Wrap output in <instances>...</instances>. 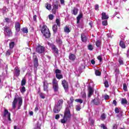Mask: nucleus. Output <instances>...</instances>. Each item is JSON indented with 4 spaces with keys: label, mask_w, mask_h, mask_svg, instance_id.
I'll list each match as a JSON object with an SVG mask.
<instances>
[{
    "label": "nucleus",
    "mask_w": 129,
    "mask_h": 129,
    "mask_svg": "<svg viewBox=\"0 0 129 129\" xmlns=\"http://www.w3.org/2000/svg\"><path fill=\"white\" fill-rule=\"evenodd\" d=\"M123 89L124 91H127V86H126V84H123Z\"/></svg>",
    "instance_id": "obj_37"
},
{
    "label": "nucleus",
    "mask_w": 129,
    "mask_h": 129,
    "mask_svg": "<svg viewBox=\"0 0 129 129\" xmlns=\"http://www.w3.org/2000/svg\"><path fill=\"white\" fill-rule=\"evenodd\" d=\"M83 17V15L82 14H80V15H78V16L77 17V23L79 24L80 23V20L81 18Z\"/></svg>",
    "instance_id": "obj_21"
},
{
    "label": "nucleus",
    "mask_w": 129,
    "mask_h": 129,
    "mask_svg": "<svg viewBox=\"0 0 129 129\" xmlns=\"http://www.w3.org/2000/svg\"><path fill=\"white\" fill-rule=\"evenodd\" d=\"M68 119V118L63 116V118L60 120V121L61 123H66V121H67V120Z\"/></svg>",
    "instance_id": "obj_28"
},
{
    "label": "nucleus",
    "mask_w": 129,
    "mask_h": 129,
    "mask_svg": "<svg viewBox=\"0 0 129 129\" xmlns=\"http://www.w3.org/2000/svg\"><path fill=\"white\" fill-rule=\"evenodd\" d=\"M48 18L49 19V20H53V19H54V16H53V15L50 14L48 16Z\"/></svg>",
    "instance_id": "obj_47"
},
{
    "label": "nucleus",
    "mask_w": 129,
    "mask_h": 129,
    "mask_svg": "<svg viewBox=\"0 0 129 129\" xmlns=\"http://www.w3.org/2000/svg\"><path fill=\"white\" fill-rule=\"evenodd\" d=\"M15 74L16 76H19V75H20V68H19L18 67H16L15 69Z\"/></svg>",
    "instance_id": "obj_18"
},
{
    "label": "nucleus",
    "mask_w": 129,
    "mask_h": 129,
    "mask_svg": "<svg viewBox=\"0 0 129 129\" xmlns=\"http://www.w3.org/2000/svg\"><path fill=\"white\" fill-rule=\"evenodd\" d=\"M88 90H89V95L88 96L89 97H90L92 94H93V89L92 88L89 87L88 88Z\"/></svg>",
    "instance_id": "obj_19"
},
{
    "label": "nucleus",
    "mask_w": 129,
    "mask_h": 129,
    "mask_svg": "<svg viewBox=\"0 0 129 129\" xmlns=\"http://www.w3.org/2000/svg\"><path fill=\"white\" fill-rule=\"evenodd\" d=\"M51 49L53 51V52L54 53V55H56L58 54V53H59V50L57 49V48H56V46H55L54 45H53L51 47Z\"/></svg>",
    "instance_id": "obj_14"
},
{
    "label": "nucleus",
    "mask_w": 129,
    "mask_h": 129,
    "mask_svg": "<svg viewBox=\"0 0 129 129\" xmlns=\"http://www.w3.org/2000/svg\"><path fill=\"white\" fill-rule=\"evenodd\" d=\"M88 49L90 50V51H92V50H93V46H92V45L90 44L88 45Z\"/></svg>",
    "instance_id": "obj_39"
},
{
    "label": "nucleus",
    "mask_w": 129,
    "mask_h": 129,
    "mask_svg": "<svg viewBox=\"0 0 129 129\" xmlns=\"http://www.w3.org/2000/svg\"><path fill=\"white\" fill-rule=\"evenodd\" d=\"M33 20L34 21H37V15H34L33 16Z\"/></svg>",
    "instance_id": "obj_60"
},
{
    "label": "nucleus",
    "mask_w": 129,
    "mask_h": 129,
    "mask_svg": "<svg viewBox=\"0 0 129 129\" xmlns=\"http://www.w3.org/2000/svg\"><path fill=\"white\" fill-rule=\"evenodd\" d=\"M14 129H20L19 127H18V126H17L16 125L14 126Z\"/></svg>",
    "instance_id": "obj_64"
},
{
    "label": "nucleus",
    "mask_w": 129,
    "mask_h": 129,
    "mask_svg": "<svg viewBox=\"0 0 129 129\" xmlns=\"http://www.w3.org/2000/svg\"><path fill=\"white\" fill-rule=\"evenodd\" d=\"M119 46H120L122 49H125V44L123 41L121 40L119 42Z\"/></svg>",
    "instance_id": "obj_23"
},
{
    "label": "nucleus",
    "mask_w": 129,
    "mask_h": 129,
    "mask_svg": "<svg viewBox=\"0 0 129 129\" xmlns=\"http://www.w3.org/2000/svg\"><path fill=\"white\" fill-rule=\"evenodd\" d=\"M52 30H53V33H57V31L58 30V27L57 26V25L54 24L52 26Z\"/></svg>",
    "instance_id": "obj_25"
},
{
    "label": "nucleus",
    "mask_w": 129,
    "mask_h": 129,
    "mask_svg": "<svg viewBox=\"0 0 129 129\" xmlns=\"http://www.w3.org/2000/svg\"><path fill=\"white\" fill-rule=\"evenodd\" d=\"M16 34L18 35L21 30V24L19 22L15 23Z\"/></svg>",
    "instance_id": "obj_9"
},
{
    "label": "nucleus",
    "mask_w": 129,
    "mask_h": 129,
    "mask_svg": "<svg viewBox=\"0 0 129 129\" xmlns=\"http://www.w3.org/2000/svg\"><path fill=\"white\" fill-rule=\"evenodd\" d=\"M73 15L76 16L77 14H78V9L76 8H74L73 11H72Z\"/></svg>",
    "instance_id": "obj_26"
},
{
    "label": "nucleus",
    "mask_w": 129,
    "mask_h": 129,
    "mask_svg": "<svg viewBox=\"0 0 129 129\" xmlns=\"http://www.w3.org/2000/svg\"><path fill=\"white\" fill-rule=\"evenodd\" d=\"M76 109L77 111H80V109H81V107L80 105H77L76 106Z\"/></svg>",
    "instance_id": "obj_42"
},
{
    "label": "nucleus",
    "mask_w": 129,
    "mask_h": 129,
    "mask_svg": "<svg viewBox=\"0 0 129 129\" xmlns=\"http://www.w3.org/2000/svg\"><path fill=\"white\" fill-rule=\"evenodd\" d=\"M91 64H92L93 65H94V64H95V61L93 59L91 60Z\"/></svg>",
    "instance_id": "obj_59"
},
{
    "label": "nucleus",
    "mask_w": 129,
    "mask_h": 129,
    "mask_svg": "<svg viewBox=\"0 0 129 129\" xmlns=\"http://www.w3.org/2000/svg\"><path fill=\"white\" fill-rule=\"evenodd\" d=\"M56 23L57 24V25L58 26V27H60V20H59V19H57L56 20Z\"/></svg>",
    "instance_id": "obj_46"
},
{
    "label": "nucleus",
    "mask_w": 129,
    "mask_h": 129,
    "mask_svg": "<svg viewBox=\"0 0 129 129\" xmlns=\"http://www.w3.org/2000/svg\"><path fill=\"white\" fill-rule=\"evenodd\" d=\"M40 96L41 98H42L43 99H44V98H45V94L40 93Z\"/></svg>",
    "instance_id": "obj_50"
},
{
    "label": "nucleus",
    "mask_w": 129,
    "mask_h": 129,
    "mask_svg": "<svg viewBox=\"0 0 129 129\" xmlns=\"http://www.w3.org/2000/svg\"><path fill=\"white\" fill-rule=\"evenodd\" d=\"M34 62L35 66H38V58L37 57L34 58Z\"/></svg>",
    "instance_id": "obj_36"
},
{
    "label": "nucleus",
    "mask_w": 129,
    "mask_h": 129,
    "mask_svg": "<svg viewBox=\"0 0 129 129\" xmlns=\"http://www.w3.org/2000/svg\"><path fill=\"white\" fill-rule=\"evenodd\" d=\"M55 77H56L57 79H62V78H63V76L60 74H56Z\"/></svg>",
    "instance_id": "obj_32"
},
{
    "label": "nucleus",
    "mask_w": 129,
    "mask_h": 129,
    "mask_svg": "<svg viewBox=\"0 0 129 129\" xmlns=\"http://www.w3.org/2000/svg\"><path fill=\"white\" fill-rule=\"evenodd\" d=\"M105 118H106V115H105L104 113H102L101 116V119L102 120H104Z\"/></svg>",
    "instance_id": "obj_33"
},
{
    "label": "nucleus",
    "mask_w": 129,
    "mask_h": 129,
    "mask_svg": "<svg viewBox=\"0 0 129 129\" xmlns=\"http://www.w3.org/2000/svg\"><path fill=\"white\" fill-rule=\"evenodd\" d=\"M68 106H69V105L71 106V107H72L73 108V102H74V98L73 97H71L70 99V101H68Z\"/></svg>",
    "instance_id": "obj_11"
},
{
    "label": "nucleus",
    "mask_w": 129,
    "mask_h": 129,
    "mask_svg": "<svg viewBox=\"0 0 129 129\" xmlns=\"http://www.w3.org/2000/svg\"><path fill=\"white\" fill-rule=\"evenodd\" d=\"M98 60H99L100 62H101L102 61V57H101V55H99L97 57Z\"/></svg>",
    "instance_id": "obj_51"
},
{
    "label": "nucleus",
    "mask_w": 129,
    "mask_h": 129,
    "mask_svg": "<svg viewBox=\"0 0 129 129\" xmlns=\"http://www.w3.org/2000/svg\"><path fill=\"white\" fill-rule=\"evenodd\" d=\"M56 41L57 44H59V45H61L62 44V40L60 39H56Z\"/></svg>",
    "instance_id": "obj_44"
},
{
    "label": "nucleus",
    "mask_w": 129,
    "mask_h": 129,
    "mask_svg": "<svg viewBox=\"0 0 129 129\" xmlns=\"http://www.w3.org/2000/svg\"><path fill=\"white\" fill-rule=\"evenodd\" d=\"M101 127H102L103 129H107V127L104 124H101Z\"/></svg>",
    "instance_id": "obj_54"
},
{
    "label": "nucleus",
    "mask_w": 129,
    "mask_h": 129,
    "mask_svg": "<svg viewBox=\"0 0 129 129\" xmlns=\"http://www.w3.org/2000/svg\"><path fill=\"white\" fill-rule=\"evenodd\" d=\"M5 32L7 36L9 37H11L12 35H13V33H12V30L10 29V28L8 26H5Z\"/></svg>",
    "instance_id": "obj_6"
},
{
    "label": "nucleus",
    "mask_w": 129,
    "mask_h": 129,
    "mask_svg": "<svg viewBox=\"0 0 129 129\" xmlns=\"http://www.w3.org/2000/svg\"><path fill=\"white\" fill-rule=\"evenodd\" d=\"M36 51L37 53L39 54H42V53H44L45 52V47L39 45L36 48Z\"/></svg>",
    "instance_id": "obj_7"
},
{
    "label": "nucleus",
    "mask_w": 129,
    "mask_h": 129,
    "mask_svg": "<svg viewBox=\"0 0 129 129\" xmlns=\"http://www.w3.org/2000/svg\"><path fill=\"white\" fill-rule=\"evenodd\" d=\"M104 85H105V87H109V85L108 84V82H107V81H105L104 82Z\"/></svg>",
    "instance_id": "obj_43"
},
{
    "label": "nucleus",
    "mask_w": 129,
    "mask_h": 129,
    "mask_svg": "<svg viewBox=\"0 0 129 129\" xmlns=\"http://www.w3.org/2000/svg\"><path fill=\"white\" fill-rule=\"evenodd\" d=\"M61 84L64 90L66 91H68V83H67V81H66V80L62 81Z\"/></svg>",
    "instance_id": "obj_10"
},
{
    "label": "nucleus",
    "mask_w": 129,
    "mask_h": 129,
    "mask_svg": "<svg viewBox=\"0 0 129 129\" xmlns=\"http://www.w3.org/2000/svg\"><path fill=\"white\" fill-rule=\"evenodd\" d=\"M62 104H63V99H60L58 100V101L56 105V106H58V107L62 108Z\"/></svg>",
    "instance_id": "obj_17"
},
{
    "label": "nucleus",
    "mask_w": 129,
    "mask_h": 129,
    "mask_svg": "<svg viewBox=\"0 0 129 129\" xmlns=\"http://www.w3.org/2000/svg\"><path fill=\"white\" fill-rule=\"evenodd\" d=\"M75 101L76 102H79V103H82V102H83V100H82L81 99H77L75 100Z\"/></svg>",
    "instance_id": "obj_41"
},
{
    "label": "nucleus",
    "mask_w": 129,
    "mask_h": 129,
    "mask_svg": "<svg viewBox=\"0 0 129 129\" xmlns=\"http://www.w3.org/2000/svg\"><path fill=\"white\" fill-rule=\"evenodd\" d=\"M64 31L65 32V33H70V32H71V30H70V28H69V27H68V26H66L64 28Z\"/></svg>",
    "instance_id": "obj_29"
},
{
    "label": "nucleus",
    "mask_w": 129,
    "mask_h": 129,
    "mask_svg": "<svg viewBox=\"0 0 129 129\" xmlns=\"http://www.w3.org/2000/svg\"><path fill=\"white\" fill-rule=\"evenodd\" d=\"M43 86H44V91L48 92V88L49 86V84H48V82L47 81H44L43 82Z\"/></svg>",
    "instance_id": "obj_12"
},
{
    "label": "nucleus",
    "mask_w": 129,
    "mask_h": 129,
    "mask_svg": "<svg viewBox=\"0 0 129 129\" xmlns=\"http://www.w3.org/2000/svg\"><path fill=\"white\" fill-rule=\"evenodd\" d=\"M81 40L82 42H84V43L86 42L87 41V37H86V36H85L84 33L81 34Z\"/></svg>",
    "instance_id": "obj_15"
},
{
    "label": "nucleus",
    "mask_w": 129,
    "mask_h": 129,
    "mask_svg": "<svg viewBox=\"0 0 129 129\" xmlns=\"http://www.w3.org/2000/svg\"><path fill=\"white\" fill-rule=\"evenodd\" d=\"M9 46H10V49H14V47H15V42L12 41L9 44Z\"/></svg>",
    "instance_id": "obj_31"
},
{
    "label": "nucleus",
    "mask_w": 129,
    "mask_h": 129,
    "mask_svg": "<svg viewBox=\"0 0 129 129\" xmlns=\"http://www.w3.org/2000/svg\"><path fill=\"white\" fill-rule=\"evenodd\" d=\"M103 26H107V20L102 21Z\"/></svg>",
    "instance_id": "obj_45"
},
{
    "label": "nucleus",
    "mask_w": 129,
    "mask_h": 129,
    "mask_svg": "<svg viewBox=\"0 0 129 129\" xmlns=\"http://www.w3.org/2000/svg\"><path fill=\"white\" fill-rule=\"evenodd\" d=\"M119 64H120V65H122V64H123V61L122 60V59H119Z\"/></svg>",
    "instance_id": "obj_53"
},
{
    "label": "nucleus",
    "mask_w": 129,
    "mask_h": 129,
    "mask_svg": "<svg viewBox=\"0 0 129 129\" xmlns=\"http://www.w3.org/2000/svg\"><path fill=\"white\" fill-rule=\"evenodd\" d=\"M96 45L97 47H100V45H101V41L100 40H97L96 42Z\"/></svg>",
    "instance_id": "obj_34"
},
{
    "label": "nucleus",
    "mask_w": 129,
    "mask_h": 129,
    "mask_svg": "<svg viewBox=\"0 0 129 129\" xmlns=\"http://www.w3.org/2000/svg\"><path fill=\"white\" fill-rule=\"evenodd\" d=\"M105 99H108L109 98V96L108 95H106L104 97Z\"/></svg>",
    "instance_id": "obj_61"
},
{
    "label": "nucleus",
    "mask_w": 129,
    "mask_h": 129,
    "mask_svg": "<svg viewBox=\"0 0 129 129\" xmlns=\"http://www.w3.org/2000/svg\"><path fill=\"white\" fill-rule=\"evenodd\" d=\"M3 117L4 118H6V117H7L8 120H9L10 121L12 120V119H11V113L9 112V111L7 109H5L4 110Z\"/></svg>",
    "instance_id": "obj_5"
},
{
    "label": "nucleus",
    "mask_w": 129,
    "mask_h": 129,
    "mask_svg": "<svg viewBox=\"0 0 129 129\" xmlns=\"http://www.w3.org/2000/svg\"><path fill=\"white\" fill-rule=\"evenodd\" d=\"M121 103V104H127V100L125 98H122Z\"/></svg>",
    "instance_id": "obj_30"
},
{
    "label": "nucleus",
    "mask_w": 129,
    "mask_h": 129,
    "mask_svg": "<svg viewBox=\"0 0 129 129\" xmlns=\"http://www.w3.org/2000/svg\"><path fill=\"white\" fill-rule=\"evenodd\" d=\"M99 8V6H98V5H96L95 6V10L96 11H98Z\"/></svg>",
    "instance_id": "obj_55"
},
{
    "label": "nucleus",
    "mask_w": 129,
    "mask_h": 129,
    "mask_svg": "<svg viewBox=\"0 0 129 129\" xmlns=\"http://www.w3.org/2000/svg\"><path fill=\"white\" fill-rule=\"evenodd\" d=\"M52 86L55 92H57L59 89V85H58V82L55 78H54L52 80Z\"/></svg>",
    "instance_id": "obj_4"
},
{
    "label": "nucleus",
    "mask_w": 129,
    "mask_h": 129,
    "mask_svg": "<svg viewBox=\"0 0 129 129\" xmlns=\"http://www.w3.org/2000/svg\"><path fill=\"white\" fill-rule=\"evenodd\" d=\"M21 85L22 86L26 85V79H23V80L21 81Z\"/></svg>",
    "instance_id": "obj_38"
},
{
    "label": "nucleus",
    "mask_w": 129,
    "mask_h": 129,
    "mask_svg": "<svg viewBox=\"0 0 129 129\" xmlns=\"http://www.w3.org/2000/svg\"><path fill=\"white\" fill-rule=\"evenodd\" d=\"M95 73L96 76H100L101 75V73L98 70H96Z\"/></svg>",
    "instance_id": "obj_35"
},
{
    "label": "nucleus",
    "mask_w": 129,
    "mask_h": 129,
    "mask_svg": "<svg viewBox=\"0 0 129 129\" xmlns=\"http://www.w3.org/2000/svg\"><path fill=\"white\" fill-rule=\"evenodd\" d=\"M13 52H14V50H13L11 48H10L7 51L6 55L7 56H10V55H11V54H12V53H13Z\"/></svg>",
    "instance_id": "obj_22"
},
{
    "label": "nucleus",
    "mask_w": 129,
    "mask_h": 129,
    "mask_svg": "<svg viewBox=\"0 0 129 129\" xmlns=\"http://www.w3.org/2000/svg\"><path fill=\"white\" fill-rule=\"evenodd\" d=\"M72 107L70 105L68 106L66 108L64 113V117H67V118H70L71 117V113H70V109H71Z\"/></svg>",
    "instance_id": "obj_3"
},
{
    "label": "nucleus",
    "mask_w": 129,
    "mask_h": 129,
    "mask_svg": "<svg viewBox=\"0 0 129 129\" xmlns=\"http://www.w3.org/2000/svg\"><path fill=\"white\" fill-rule=\"evenodd\" d=\"M29 114H30V115H33V114H34V112L31 111L29 112Z\"/></svg>",
    "instance_id": "obj_62"
},
{
    "label": "nucleus",
    "mask_w": 129,
    "mask_h": 129,
    "mask_svg": "<svg viewBox=\"0 0 129 129\" xmlns=\"http://www.w3.org/2000/svg\"><path fill=\"white\" fill-rule=\"evenodd\" d=\"M108 16L106 15V13L103 12L102 14V20H107L108 19Z\"/></svg>",
    "instance_id": "obj_20"
},
{
    "label": "nucleus",
    "mask_w": 129,
    "mask_h": 129,
    "mask_svg": "<svg viewBox=\"0 0 129 129\" xmlns=\"http://www.w3.org/2000/svg\"><path fill=\"white\" fill-rule=\"evenodd\" d=\"M17 104L18 106V109H20L21 106L23 104V98L19 96H16L14 100L12 103V107L13 109H15L17 107Z\"/></svg>",
    "instance_id": "obj_1"
},
{
    "label": "nucleus",
    "mask_w": 129,
    "mask_h": 129,
    "mask_svg": "<svg viewBox=\"0 0 129 129\" xmlns=\"http://www.w3.org/2000/svg\"><path fill=\"white\" fill-rule=\"evenodd\" d=\"M10 21V19L8 18H5V21L7 23H9Z\"/></svg>",
    "instance_id": "obj_57"
},
{
    "label": "nucleus",
    "mask_w": 129,
    "mask_h": 129,
    "mask_svg": "<svg viewBox=\"0 0 129 129\" xmlns=\"http://www.w3.org/2000/svg\"><path fill=\"white\" fill-rule=\"evenodd\" d=\"M58 2L54 3L52 4V13L53 14H56V12H57V10H58Z\"/></svg>",
    "instance_id": "obj_8"
},
{
    "label": "nucleus",
    "mask_w": 129,
    "mask_h": 129,
    "mask_svg": "<svg viewBox=\"0 0 129 129\" xmlns=\"http://www.w3.org/2000/svg\"><path fill=\"white\" fill-rule=\"evenodd\" d=\"M41 31L43 36H44V37H45L46 38H48L51 37V33H50V30H49V29L47 28V26L46 25L43 26L41 29Z\"/></svg>",
    "instance_id": "obj_2"
},
{
    "label": "nucleus",
    "mask_w": 129,
    "mask_h": 129,
    "mask_svg": "<svg viewBox=\"0 0 129 129\" xmlns=\"http://www.w3.org/2000/svg\"><path fill=\"white\" fill-rule=\"evenodd\" d=\"M45 8L47 10H48V11H51V10H52V6L48 3L45 4Z\"/></svg>",
    "instance_id": "obj_27"
},
{
    "label": "nucleus",
    "mask_w": 129,
    "mask_h": 129,
    "mask_svg": "<svg viewBox=\"0 0 129 129\" xmlns=\"http://www.w3.org/2000/svg\"><path fill=\"white\" fill-rule=\"evenodd\" d=\"M92 103H94L95 105H99L100 104V100L97 98H95L94 100H92Z\"/></svg>",
    "instance_id": "obj_13"
},
{
    "label": "nucleus",
    "mask_w": 129,
    "mask_h": 129,
    "mask_svg": "<svg viewBox=\"0 0 129 129\" xmlns=\"http://www.w3.org/2000/svg\"><path fill=\"white\" fill-rule=\"evenodd\" d=\"M115 113H118L119 112V109L117 107L115 108Z\"/></svg>",
    "instance_id": "obj_52"
},
{
    "label": "nucleus",
    "mask_w": 129,
    "mask_h": 129,
    "mask_svg": "<svg viewBox=\"0 0 129 129\" xmlns=\"http://www.w3.org/2000/svg\"><path fill=\"white\" fill-rule=\"evenodd\" d=\"M60 2L61 5H64L65 1L64 0H60Z\"/></svg>",
    "instance_id": "obj_56"
},
{
    "label": "nucleus",
    "mask_w": 129,
    "mask_h": 129,
    "mask_svg": "<svg viewBox=\"0 0 129 129\" xmlns=\"http://www.w3.org/2000/svg\"><path fill=\"white\" fill-rule=\"evenodd\" d=\"M61 73V70L59 69H56L55 70V74H60Z\"/></svg>",
    "instance_id": "obj_48"
},
{
    "label": "nucleus",
    "mask_w": 129,
    "mask_h": 129,
    "mask_svg": "<svg viewBox=\"0 0 129 129\" xmlns=\"http://www.w3.org/2000/svg\"><path fill=\"white\" fill-rule=\"evenodd\" d=\"M113 103L114 105H116V101L115 100H113Z\"/></svg>",
    "instance_id": "obj_63"
},
{
    "label": "nucleus",
    "mask_w": 129,
    "mask_h": 129,
    "mask_svg": "<svg viewBox=\"0 0 129 129\" xmlns=\"http://www.w3.org/2000/svg\"><path fill=\"white\" fill-rule=\"evenodd\" d=\"M22 31L23 33H26V34L28 32V29L27 28H23L22 29Z\"/></svg>",
    "instance_id": "obj_40"
},
{
    "label": "nucleus",
    "mask_w": 129,
    "mask_h": 129,
    "mask_svg": "<svg viewBox=\"0 0 129 129\" xmlns=\"http://www.w3.org/2000/svg\"><path fill=\"white\" fill-rule=\"evenodd\" d=\"M61 109V108L59 107H58L57 105H55L54 109H53V112L54 113H58L59 111H60V110Z\"/></svg>",
    "instance_id": "obj_16"
},
{
    "label": "nucleus",
    "mask_w": 129,
    "mask_h": 129,
    "mask_svg": "<svg viewBox=\"0 0 129 129\" xmlns=\"http://www.w3.org/2000/svg\"><path fill=\"white\" fill-rule=\"evenodd\" d=\"M60 117V115H59V114H56L55 115V119H59Z\"/></svg>",
    "instance_id": "obj_58"
},
{
    "label": "nucleus",
    "mask_w": 129,
    "mask_h": 129,
    "mask_svg": "<svg viewBox=\"0 0 129 129\" xmlns=\"http://www.w3.org/2000/svg\"><path fill=\"white\" fill-rule=\"evenodd\" d=\"M20 90L22 93L25 92V91H26V88L25 87H23Z\"/></svg>",
    "instance_id": "obj_49"
},
{
    "label": "nucleus",
    "mask_w": 129,
    "mask_h": 129,
    "mask_svg": "<svg viewBox=\"0 0 129 129\" xmlns=\"http://www.w3.org/2000/svg\"><path fill=\"white\" fill-rule=\"evenodd\" d=\"M76 57L75 56V55L74 54H71L69 56V59L70 60H71L72 61H74L75 60Z\"/></svg>",
    "instance_id": "obj_24"
}]
</instances>
